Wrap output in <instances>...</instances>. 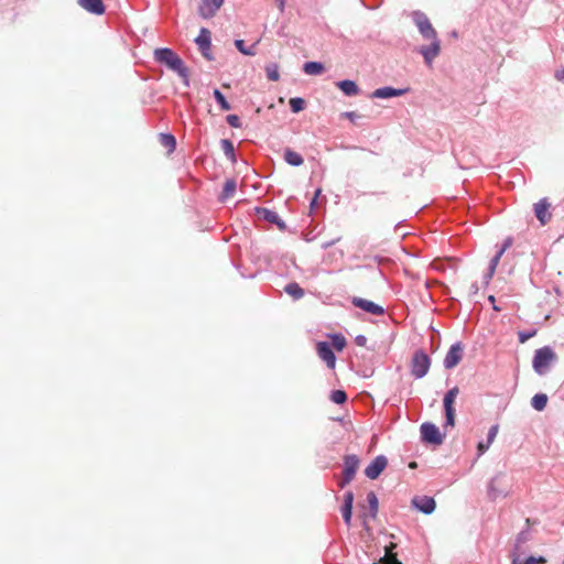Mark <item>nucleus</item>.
<instances>
[{"label": "nucleus", "instance_id": "19", "mask_svg": "<svg viewBox=\"0 0 564 564\" xmlns=\"http://www.w3.org/2000/svg\"><path fill=\"white\" fill-rule=\"evenodd\" d=\"M336 85L347 96H355L359 93L357 84L352 80H341L338 82Z\"/></svg>", "mask_w": 564, "mask_h": 564}, {"label": "nucleus", "instance_id": "50", "mask_svg": "<svg viewBox=\"0 0 564 564\" xmlns=\"http://www.w3.org/2000/svg\"><path fill=\"white\" fill-rule=\"evenodd\" d=\"M488 300H489V301H490V303H492V304H494V303H495V301H496L494 295H489Z\"/></svg>", "mask_w": 564, "mask_h": 564}, {"label": "nucleus", "instance_id": "25", "mask_svg": "<svg viewBox=\"0 0 564 564\" xmlns=\"http://www.w3.org/2000/svg\"><path fill=\"white\" fill-rule=\"evenodd\" d=\"M285 292L294 299L304 296V290L297 283H290L284 288Z\"/></svg>", "mask_w": 564, "mask_h": 564}, {"label": "nucleus", "instance_id": "12", "mask_svg": "<svg viewBox=\"0 0 564 564\" xmlns=\"http://www.w3.org/2000/svg\"><path fill=\"white\" fill-rule=\"evenodd\" d=\"M316 351L318 357L324 360L328 368L334 369L336 366V357L332 350V347L326 341H319L316 345Z\"/></svg>", "mask_w": 564, "mask_h": 564}, {"label": "nucleus", "instance_id": "8", "mask_svg": "<svg viewBox=\"0 0 564 564\" xmlns=\"http://www.w3.org/2000/svg\"><path fill=\"white\" fill-rule=\"evenodd\" d=\"M351 303L356 307H358L369 314H372L376 316H381L384 314L383 307L380 306L379 304H376L372 301L355 296V297H352Z\"/></svg>", "mask_w": 564, "mask_h": 564}, {"label": "nucleus", "instance_id": "18", "mask_svg": "<svg viewBox=\"0 0 564 564\" xmlns=\"http://www.w3.org/2000/svg\"><path fill=\"white\" fill-rule=\"evenodd\" d=\"M395 546V543L392 542L386 546V555L379 560V564H402L393 552Z\"/></svg>", "mask_w": 564, "mask_h": 564}, {"label": "nucleus", "instance_id": "17", "mask_svg": "<svg viewBox=\"0 0 564 564\" xmlns=\"http://www.w3.org/2000/svg\"><path fill=\"white\" fill-rule=\"evenodd\" d=\"M403 94L402 89H394L392 87L378 88L372 93L373 98H391Z\"/></svg>", "mask_w": 564, "mask_h": 564}, {"label": "nucleus", "instance_id": "1", "mask_svg": "<svg viewBox=\"0 0 564 564\" xmlns=\"http://www.w3.org/2000/svg\"><path fill=\"white\" fill-rule=\"evenodd\" d=\"M413 20L422 36L425 40L431 41L430 45L422 46L420 48V53L422 54L425 63L431 65L434 58L438 56L441 51V42L437 39V33L424 13L414 12Z\"/></svg>", "mask_w": 564, "mask_h": 564}, {"label": "nucleus", "instance_id": "21", "mask_svg": "<svg viewBox=\"0 0 564 564\" xmlns=\"http://www.w3.org/2000/svg\"><path fill=\"white\" fill-rule=\"evenodd\" d=\"M284 160L288 164L292 166H300L303 164L304 160L302 155L292 149H286L284 151Z\"/></svg>", "mask_w": 564, "mask_h": 564}, {"label": "nucleus", "instance_id": "26", "mask_svg": "<svg viewBox=\"0 0 564 564\" xmlns=\"http://www.w3.org/2000/svg\"><path fill=\"white\" fill-rule=\"evenodd\" d=\"M265 73L267 77L272 82L280 79L279 65L275 63L268 64L265 66Z\"/></svg>", "mask_w": 564, "mask_h": 564}, {"label": "nucleus", "instance_id": "41", "mask_svg": "<svg viewBox=\"0 0 564 564\" xmlns=\"http://www.w3.org/2000/svg\"><path fill=\"white\" fill-rule=\"evenodd\" d=\"M355 343L357 346L365 347L367 344V338L364 335H358L355 338Z\"/></svg>", "mask_w": 564, "mask_h": 564}, {"label": "nucleus", "instance_id": "2", "mask_svg": "<svg viewBox=\"0 0 564 564\" xmlns=\"http://www.w3.org/2000/svg\"><path fill=\"white\" fill-rule=\"evenodd\" d=\"M154 59L159 64L165 65L169 69L175 72L188 85L189 70L185 66L182 58L171 48H156L154 51Z\"/></svg>", "mask_w": 564, "mask_h": 564}, {"label": "nucleus", "instance_id": "45", "mask_svg": "<svg viewBox=\"0 0 564 564\" xmlns=\"http://www.w3.org/2000/svg\"><path fill=\"white\" fill-rule=\"evenodd\" d=\"M279 11L284 12L286 0H275Z\"/></svg>", "mask_w": 564, "mask_h": 564}, {"label": "nucleus", "instance_id": "44", "mask_svg": "<svg viewBox=\"0 0 564 564\" xmlns=\"http://www.w3.org/2000/svg\"><path fill=\"white\" fill-rule=\"evenodd\" d=\"M529 540V533L528 532H521L518 538H517V542L518 544L520 543H524Z\"/></svg>", "mask_w": 564, "mask_h": 564}, {"label": "nucleus", "instance_id": "35", "mask_svg": "<svg viewBox=\"0 0 564 564\" xmlns=\"http://www.w3.org/2000/svg\"><path fill=\"white\" fill-rule=\"evenodd\" d=\"M235 45H236V47L238 48V51H239L240 53H242L243 55L252 56V55H254V54H256V52H254L253 50H251V48H247V47L245 46V41H243V40H236V41H235Z\"/></svg>", "mask_w": 564, "mask_h": 564}, {"label": "nucleus", "instance_id": "24", "mask_svg": "<svg viewBox=\"0 0 564 564\" xmlns=\"http://www.w3.org/2000/svg\"><path fill=\"white\" fill-rule=\"evenodd\" d=\"M160 143L162 147L167 149L169 152H173L176 147V140H175L174 135H172V134L162 133L160 135Z\"/></svg>", "mask_w": 564, "mask_h": 564}, {"label": "nucleus", "instance_id": "20", "mask_svg": "<svg viewBox=\"0 0 564 564\" xmlns=\"http://www.w3.org/2000/svg\"><path fill=\"white\" fill-rule=\"evenodd\" d=\"M236 189H237L236 181L234 178L226 180L224 187H223V192L220 194V200L224 202V200L231 198L235 195Z\"/></svg>", "mask_w": 564, "mask_h": 564}, {"label": "nucleus", "instance_id": "5", "mask_svg": "<svg viewBox=\"0 0 564 564\" xmlns=\"http://www.w3.org/2000/svg\"><path fill=\"white\" fill-rule=\"evenodd\" d=\"M458 393H459V388L454 387L451 390H448L446 392V394L444 395L443 403H444V411H445V417H446L445 427L446 426L453 427L455 425L454 403H455V400H456Z\"/></svg>", "mask_w": 564, "mask_h": 564}, {"label": "nucleus", "instance_id": "10", "mask_svg": "<svg viewBox=\"0 0 564 564\" xmlns=\"http://www.w3.org/2000/svg\"><path fill=\"white\" fill-rule=\"evenodd\" d=\"M195 42L202 52L203 56L207 59H212L210 55V46H212V34L210 31L203 28L199 31L198 36L195 39Z\"/></svg>", "mask_w": 564, "mask_h": 564}, {"label": "nucleus", "instance_id": "48", "mask_svg": "<svg viewBox=\"0 0 564 564\" xmlns=\"http://www.w3.org/2000/svg\"><path fill=\"white\" fill-rule=\"evenodd\" d=\"M349 482H350V481H346V476H344V475H343V478H341V480H339L338 486H339L340 488H344V487H345V486H347Z\"/></svg>", "mask_w": 564, "mask_h": 564}, {"label": "nucleus", "instance_id": "28", "mask_svg": "<svg viewBox=\"0 0 564 564\" xmlns=\"http://www.w3.org/2000/svg\"><path fill=\"white\" fill-rule=\"evenodd\" d=\"M367 500L369 502L371 517L376 518V516L378 513V508H379V502H378V498H377L376 494L373 491H370L367 495Z\"/></svg>", "mask_w": 564, "mask_h": 564}, {"label": "nucleus", "instance_id": "4", "mask_svg": "<svg viewBox=\"0 0 564 564\" xmlns=\"http://www.w3.org/2000/svg\"><path fill=\"white\" fill-rule=\"evenodd\" d=\"M430 366L431 359L423 350L414 352L411 360V373L414 378H423L429 372Z\"/></svg>", "mask_w": 564, "mask_h": 564}, {"label": "nucleus", "instance_id": "9", "mask_svg": "<svg viewBox=\"0 0 564 564\" xmlns=\"http://www.w3.org/2000/svg\"><path fill=\"white\" fill-rule=\"evenodd\" d=\"M388 465V459L383 455L377 456L365 469V475L369 479H377Z\"/></svg>", "mask_w": 564, "mask_h": 564}, {"label": "nucleus", "instance_id": "27", "mask_svg": "<svg viewBox=\"0 0 564 564\" xmlns=\"http://www.w3.org/2000/svg\"><path fill=\"white\" fill-rule=\"evenodd\" d=\"M330 338L332 345L337 351H341L347 345L346 338L341 334H334Z\"/></svg>", "mask_w": 564, "mask_h": 564}, {"label": "nucleus", "instance_id": "16", "mask_svg": "<svg viewBox=\"0 0 564 564\" xmlns=\"http://www.w3.org/2000/svg\"><path fill=\"white\" fill-rule=\"evenodd\" d=\"M78 3L90 13L99 15L105 12V6L101 0H78Z\"/></svg>", "mask_w": 564, "mask_h": 564}, {"label": "nucleus", "instance_id": "43", "mask_svg": "<svg viewBox=\"0 0 564 564\" xmlns=\"http://www.w3.org/2000/svg\"><path fill=\"white\" fill-rule=\"evenodd\" d=\"M512 245V239L511 238H507L502 245V247L500 248L499 252H501L502 254L507 251L508 248H510Z\"/></svg>", "mask_w": 564, "mask_h": 564}, {"label": "nucleus", "instance_id": "31", "mask_svg": "<svg viewBox=\"0 0 564 564\" xmlns=\"http://www.w3.org/2000/svg\"><path fill=\"white\" fill-rule=\"evenodd\" d=\"M501 257H502V253L498 251L497 254L491 259L489 270L487 273V283L494 276L496 269L500 262Z\"/></svg>", "mask_w": 564, "mask_h": 564}, {"label": "nucleus", "instance_id": "49", "mask_svg": "<svg viewBox=\"0 0 564 564\" xmlns=\"http://www.w3.org/2000/svg\"><path fill=\"white\" fill-rule=\"evenodd\" d=\"M319 194H321V189H317V191L315 192V196H314V198H313V200H312L311 205H314V204H315V202H316V199H317V197H318V195H319Z\"/></svg>", "mask_w": 564, "mask_h": 564}, {"label": "nucleus", "instance_id": "13", "mask_svg": "<svg viewBox=\"0 0 564 564\" xmlns=\"http://www.w3.org/2000/svg\"><path fill=\"white\" fill-rule=\"evenodd\" d=\"M225 0H202L198 12L204 19L212 18L220 9Z\"/></svg>", "mask_w": 564, "mask_h": 564}, {"label": "nucleus", "instance_id": "36", "mask_svg": "<svg viewBox=\"0 0 564 564\" xmlns=\"http://www.w3.org/2000/svg\"><path fill=\"white\" fill-rule=\"evenodd\" d=\"M341 514H343L345 523L347 525H350V523H351V516H352V506L343 505V507H341Z\"/></svg>", "mask_w": 564, "mask_h": 564}, {"label": "nucleus", "instance_id": "54", "mask_svg": "<svg viewBox=\"0 0 564 564\" xmlns=\"http://www.w3.org/2000/svg\"><path fill=\"white\" fill-rule=\"evenodd\" d=\"M494 310H496V311H500V308L498 307V305H494Z\"/></svg>", "mask_w": 564, "mask_h": 564}, {"label": "nucleus", "instance_id": "55", "mask_svg": "<svg viewBox=\"0 0 564 564\" xmlns=\"http://www.w3.org/2000/svg\"><path fill=\"white\" fill-rule=\"evenodd\" d=\"M563 564H564V561H563Z\"/></svg>", "mask_w": 564, "mask_h": 564}, {"label": "nucleus", "instance_id": "3", "mask_svg": "<svg viewBox=\"0 0 564 564\" xmlns=\"http://www.w3.org/2000/svg\"><path fill=\"white\" fill-rule=\"evenodd\" d=\"M556 359L557 356L551 347L544 346L542 348H539L534 352L532 361L533 369L538 375L542 376L549 370L550 366Z\"/></svg>", "mask_w": 564, "mask_h": 564}, {"label": "nucleus", "instance_id": "32", "mask_svg": "<svg viewBox=\"0 0 564 564\" xmlns=\"http://www.w3.org/2000/svg\"><path fill=\"white\" fill-rule=\"evenodd\" d=\"M220 143H221V149L224 150L225 154L234 162L236 159H235V149H234L232 143L227 139L221 140Z\"/></svg>", "mask_w": 564, "mask_h": 564}, {"label": "nucleus", "instance_id": "23", "mask_svg": "<svg viewBox=\"0 0 564 564\" xmlns=\"http://www.w3.org/2000/svg\"><path fill=\"white\" fill-rule=\"evenodd\" d=\"M547 400L546 394L538 393L532 398L531 404L536 411H543L547 404Z\"/></svg>", "mask_w": 564, "mask_h": 564}, {"label": "nucleus", "instance_id": "46", "mask_svg": "<svg viewBox=\"0 0 564 564\" xmlns=\"http://www.w3.org/2000/svg\"><path fill=\"white\" fill-rule=\"evenodd\" d=\"M555 77L558 80H564V68L555 73Z\"/></svg>", "mask_w": 564, "mask_h": 564}, {"label": "nucleus", "instance_id": "51", "mask_svg": "<svg viewBox=\"0 0 564 564\" xmlns=\"http://www.w3.org/2000/svg\"><path fill=\"white\" fill-rule=\"evenodd\" d=\"M409 467L410 468H415L416 467V463L415 462L410 463Z\"/></svg>", "mask_w": 564, "mask_h": 564}, {"label": "nucleus", "instance_id": "34", "mask_svg": "<svg viewBox=\"0 0 564 564\" xmlns=\"http://www.w3.org/2000/svg\"><path fill=\"white\" fill-rule=\"evenodd\" d=\"M330 400L336 403V404H341L344 402H346L347 400V394L345 391L343 390H335L332 392L330 394Z\"/></svg>", "mask_w": 564, "mask_h": 564}, {"label": "nucleus", "instance_id": "22", "mask_svg": "<svg viewBox=\"0 0 564 564\" xmlns=\"http://www.w3.org/2000/svg\"><path fill=\"white\" fill-rule=\"evenodd\" d=\"M307 75H321L324 72V65L318 62H307L303 67Z\"/></svg>", "mask_w": 564, "mask_h": 564}, {"label": "nucleus", "instance_id": "14", "mask_svg": "<svg viewBox=\"0 0 564 564\" xmlns=\"http://www.w3.org/2000/svg\"><path fill=\"white\" fill-rule=\"evenodd\" d=\"M358 467L359 458L356 455L345 456L343 475L346 476V481H351L355 478Z\"/></svg>", "mask_w": 564, "mask_h": 564}, {"label": "nucleus", "instance_id": "33", "mask_svg": "<svg viewBox=\"0 0 564 564\" xmlns=\"http://www.w3.org/2000/svg\"><path fill=\"white\" fill-rule=\"evenodd\" d=\"M214 97L217 100V102L219 104L221 110L227 111L230 109L229 102L226 100L225 96L221 94V91L219 89L214 90Z\"/></svg>", "mask_w": 564, "mask_h": 564}, {"label": "nucleus", "instance_id": "39", "mask_svg": "<svg viewBox=\"0 0 564 564\" xmlns=\"http://www.w3.org/2000/svg\"><path fill=\"white\" fill-rule=\"evenodd\" d=\"M536 334L535 330L531 332V333H524V332H520L519 333V340L521 344H524L527 340H529L531 337H533L534 335Z\"/></svg>", "mask_w": 564, "mask_h": 564}, {"label": "nucleus", "instance_id": "42", "mask_svg": "<svg viewBox=\"0 0 564 564\" xmlns=\"http://www.w3.org/2000/svg\"><path fill=\"white\" fill-rule=\"evenodd\" d=\"M490 445L491 444H489L488 442L486 444L480 442L477 446L478 455H482L490 447Z\"/></svg>", "mask_w": 564, "mask_h": 564}, {"label": "nucleus", "instance_id": "37", "mask_svg": "<svg viewBox=\"0 0 564 564\" xmlns=\"http://www.w3.org/2000/svg\"><path fill=\"white\" fill-rule=\"evenodd\" d=\"M226 120H227L228 124L232 128L241 127L240 118L237 115H228Z\"/></svg>", "mask_w": 564, "mask_h": 564}, {"label": "nucleus", "instance_id": "53", "mask_svg": "<svg viewBox=\"0 0 564 564\" xmlns=\"http://www.w3.org/2000/svg\"><path fill=\"white\" fill-rule=\"evenodd\" d=\"M471 293H477V288L473 285V291Z\"/></svg>", "mask_w": 564, "mask_h": 564}, {"label": "nucleus", "instance_id": "47", "mask_svg": "<svg viewBox=\"0 0 564 564\" xmlns=\"http://www.w3.org/2000/svg\"><path fill=\"white\" fill-rule=\"evenodd\" d=\"M534 562L536 564H545L546 563V558L544 556H539V557L534 556Z\"/></svg>", "mask_w": 564, "mask_h": 564}, {"label": "nucleus", "instance_id": "6", "mask_svg": "<svg viewBox=\"0 0 564 564\" xmlns=\"http://www.w3.org/2000/svg\"><path fill=\"white\" fill-rule=\"evenodd\" d=\"M422 440L425 443L441 445L443 443V436L440 429L433 423H423L421 425Z\"/></svg>", "mask_w": 564, "mask_h": 564}, {"label": "nucleus", "instance_id": "29", "mask_svg": "<svg viewBox=\"0 0 564 564\" xmlns=\"http://www.w3.org/2000/svg\"><path fill=\"white\" fill-rule=\"evenodd\" d=\"M258 214L262 215L263 219L271 224H278L279 223V215L270 209L262 208L258 210Z\"/></svg>", "mask_w": 564, "mask_h": 564}, {"label": "nucleus", "instance_id": "11", "mask_svg": "<svg viewBox=\"0 0 564 564\" xmlns=\"http://www.w3.org/2000/svg\"><path fill=\"white\" fill-rule=\"evenodd\" d=\"M463 358V346L460 343H456L451 346L444 359V367L452 369L456 367Z\"/></svg>", "mask_w": 564, "mask_h": 564}, {"label": "nucleus", "instance_id": "38", "mask_svg": "<svg viewBox=\"0 0 564 564\" xmlns=\"http://www.w3.org/2000/svg\"><path fill=\"white\" fill-rule=\"evenodd\" d=\"M498 430H499V426H498V425H492V426L490 427V430H489V432H488V440H487V442H488L489 444H491V443L495 441V438H496V436H497V434H498Z\"/></svg>", "mask_w": 564, "mask_h": 564}, {"label": "nucleus", "instance_id": "40", "mask_svg": "<svg viewBox=\"0 0 564 564\" xmlns=\"http://www.w3.org/2000/svg\"><path fill=\"white\" fill-rule=\"evenodd\" d=\"M352 503H354V492L349 490L344 495V505L352 506Z\"/></svg>", "mask_w": 564, "mask_h": 564}, {"label": "nucleus", "instance_id": "15", "mask_svg": "<svg viewBox=\"0 0 564 564\" xmlns=\"http://www.w3.org/2000/svg\"><path fill=\"white\" fill-rule=\"evenodd\" d=\"M412 505L425 514L432 513L435 509V500L427 496L414 497Z\"/></svg>", "mask_w": 564, "mask_h": 564}, {"label": "nucleus", "instance_id": "7", "mask_svg": "<svg viewBox=\"0 0 564 564\" xmlns=\"http://www.w3.org/2000/svg\"><path fill=\"white\" fill-rule=\"evenodd\" d=\"M533 209L535 217L538 218L542 226L546 225L551 220V203L549 202L547 198H542L538 203H535Z\"/></svg>", "mask_w": 564, "mask_h": 564}, {"label": "nucleus", "instance_id": "30", "mask_svg": "<svg viewBox=\"0 0 564 564\" xmlns=\"http://www.w3.org/2000/svg\"><path fill=\"white\" fill-rule=\"evenodd\" d=\"M305 100L300 97L291 98L289 101L290 108L293 112L297 113L305 108Z\"/></svg>", "mask_w": 564, "mask_h": 564}, {"label": "nucleus", "instance_id": "52", "mask_svg": "<svg viewBox=\"0 0 564 564\" xmlns=\"http://www.w3.org/2000/svg\"><path fill=\"white\" fill-rule=\"evenodd\" d=\"M346 116H347L348 118H352V117L355 116V113H354V112H347V113H346Z\"/></svg>", "mask_w": 564, "mask_h": 564}]
</instances>
